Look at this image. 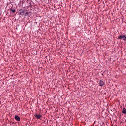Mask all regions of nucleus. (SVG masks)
<instances>
[{
	"mask_svg": "<svg viewBox=\"0 0 126 126\" xmlns=\"http://www.w3.org/2000/svg\"><path fill=\"white\" fill-rule=\"evenodd\" d=\"M35 118H36V119H40L41 118V115H40L39 114H36V115H35Z\"/></svg>",
	"mask_w": 126,
	"mask_h": 126,
	"instance_id": "nucleus-4",
	"label": "nucleus"
},
{
	"mask_svg": "<svg viewBox=\"0 0 126 126\" xmlns=\"http://www.w3.org/2000/svg\"><path fill=\"white\" fill-rule=\"evenodd\" d=\"M15 119L17 122H20V117L17 115H15Z\"/></svg>",
	"mask_w": 126,
	"mask_h": 126,
	"instance_id": "nucleus-3",
	"label": "nucleus"
},
{
	"mask_svg": "<svg viewBox=\"0 0 126 126\" xmlns=\"http://www.w3.org/2000/svg\"><path fill=\"white\" fill-rule=\"evenodd\" d=\"M25 14H26V15H28L29 13H28V12H26V13H25Z\"/></svg>",
	"mask_w": 126,
	"mask_h": 126,
	"instance_id": "nucleus-7",
	"label": "nucleus"
},
{
	"mask_svg": "<svg viewBox=\"0 0 126 126\" xmlns=\"http://www.w3.org/2000/svg\"><path fill=\"white\" fill-rule=\"evenodd\" d=\"M10 11H11V12H13V13H15L16 11L15 9H14V8H11Z\"/></svg>",
	"mask_w": 126,
	"mask_h": 126,
	"instance_id": "nucleus-6",
	"label": "nucleus"
},
{
	"mask_svg": "<svg viewBox=\"0 0 126 126\" xmlns=\"http://www.w3.org/2000/svg\"><path fill=\"white\" fill-rule=\"evenodd\" d=\"M122 113H123V114H126V109L125 108H123Z\"/></svg>",
	"mask_w": 126,
	"mask_h": 126,
	"instance_id": "nucleus-5",
	"label": "nucleus"
},
{
	"mask_svg": "<svg viewBox=\"0 0 126 126\" xmlns=\"http://www.w3.org/2000/svg\"><path fill=\"white\" fill-rule=\"evenodd\" d=\"M98 84L99 85V86H104V85H105V82L103 81V80H100L99 81Z\"/></svg>",
	"mask_w": 126,
	"mask_h": 126,
	"instance_id": "nucleus-2",
	"label": "nucleus"
},
{
	"mask_svg": "<svg viewBox=\"0 0 126 126\" xmlns=\"http://www.w3.org/2000/svg\"><path fill=\"white\" fill-rule=\"evenodd\" d=\"M118 38L119 40H121V39H123L124 41L126 40V36L125 35H120L118 37Z\"/></svg>",
	"mask_w": 126,
	"mask_h": 126,
	"instance_id": "nucleus-1",
	"label": "nucleus"
}]
</instances>
